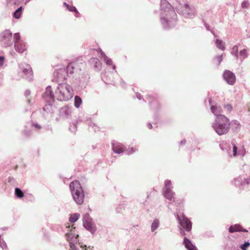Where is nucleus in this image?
I'll use <instances>...</instances> for the list:
<instances>
[{
	"label": "nucleus",
	"instance_id": "obj_1",
	"mask_svg": "<svg viewBox=\"0 0 250 250\" xmlns=\"http://www.w3.org/2000/svg\"><path fill=\"white\" fill-rule=\"evenodd\" d=\"M160 11V21L163 28L167 30L174 27L177 23V14L167 0H161Z\"/></svg>",
	"mask_w": 250,
	"mask_h": 250
},
{
	"label": "nucleus",
	"instance_id": "obj_2",
	"mask_svg": "<svg viewBox=\"0 0 250 250\" xmlns=\"http://www.w3.org/2000/svg\"><path fill=\"white\" fill-rule=\"evenodd\" d=\"M212 126L219 135L226 134L229 130V120L225 115H219L216 117Z\"/></svg>",
	"mask_w": 250,
	"mask_h": 250
},
{
	"label": "nucleus",
	"instance_id": "obj_3",
	"mask_svg": "<svg viewBox=\"0 0 250 250\" xmlns=\"http://www.w3.org/2000/svg\"><path fill=\"white\" fill-rule=\"evenodd\" d=\"M73 95L71 87L66 83L58 84L55 90V98L60 101H66L71 99Z\"/></svg>",
	"mask_w": 250,
	"mask_h": 250
},
{
	"label": "nucleus",
	"instance_id": "obj_4",
	"mask_svg": "<svg viewBox=\"0 0 250 250\" xmlns=\"http://www.w3.org/2000/svg\"><path fill=\"white\" fill-rule=\"evenodd\" d=\"M69 188L74 201L78 205H82L84 202L85 195L80 182L75 180L71 182L69 184Z\"/></svg>",
	"mask_w": 250,
	"mask_h": 250
},
{
	"label": "nucleus",
	"instance_id": "obj_5",
	"mask_svg": "<svg viewBox=\"0 0 250 250\" xmlns=\"http://www.w3.org/2000/svg\"><path fill=\"white\" fill-rule=\"evenodd\" d=\"M177 220L181 226L179 227L180 232L182 235H185V229L187 231H190L192 228V223L184 214L182 213L181 216H176Z\"/></svg>",
	"mask_w": 250,
	"mask_h": 250
},
{
	"label": "nucleus",
	"instance_id": "obj_6",
	"mask_svg": "<svg viewBox=\"0 0 250 250\" xmlns=\"http://www.w3.org/2000/svg\"><path fill=\"white\" fill-rule=\"evenodd\" d=\"M175 9L177 12L182 14L185 17L192 18L195 14V9L194 7H190L188 4L182 5L180 3L176 6Z\"/></svg>",
	"mask_w": 250,
	"mask_h": 250
},
{
	"label": "nucleus",
	"instance_id": "obj_7",
	"mask_svg": "<svg viewBox=\"0 0 250 250\" xmlns=\"http://www.w3.org/2000/svg\"><path fill=\"white\" fill-rule=\"evenodd\" d=\"M172 188L173 186L171 181L168 179L166 180L163 188V194L167 200L174 202L175 192L172 190Z\"/></svg>",
	"mask_w": 250,
	"mask_h": 250
},
{
	"label": "nucleus",
	"instance_id": "obj_8",
	"mask_svg": "<svg viewBox=\"0 0 250 250\" xmlns=\"http://www.w3.org/2000/svg\"><path fill=\"white\" fill-rule=\"evenodd\" d=\"M13 44L12 33L5 30L0 34V44L4 47L10 46Z\"/></svg>",
	"mask_w": 250,
	"mask_h": 250
},
{
	"label": "nucleus",
	"instance_id": "obj_9",
	"mask_svg": "<svg viewBox=\"0 0 250 250\" xmlns=\"http://www.w3.org/2000/svg\"><path fill=\"white\" fill-rule=\"evenodd\" d=\"M55 96L52 90L51 86L49 85L46 87L45 92L42 95V98L48 103V105H45L43 110L46 111L49 106H52L54 102Z\"/></svg>",
	"mask_w": 250,
	"mask_h": 250
},
{
	"label": "nucleus",
	"instance_id": "obj_10",
	"mask_svg": "<svg viewBox=\"0 0 250 250\" xmlns=\"http://www.w3.org/2000/svg\"><path fill=\"white\" fill-rule=\"evenodd\" d=\"M20 71V75L23 78L29 81L32 79V71L30 66L26 63H21L19 65Z\"/></svg>",
	"mask_w": 250,
	"mask_h": 250
},
{
	"label": "nucleus",
	"instance_id": "obj_11",
	"mask_svg": "<svg viewBox=\"0 0 250 250\" xmlns=\"http://www.w3.org/2000/svg\"><path fill=\"white\" fill-rule=\"evenodd\" d=\"M83 226L92 234H94L97 230L95 224L88 214H87L83 220Z\"/></svg>",
	"mask_w": 250,
	"mask_h": 250
},
{
	"label": "nucleus",
	"instance_id": "obj_12",
	"mask_svg": "<svg viewBox=\"0 0 250 250\" xmlns=\"http://www.w3.org/2000/svg\"><path fill=\"white\" fill-rule=\"evenodd\" d=\"M55 81L59 84L63 83V82L66 79L67 75L65 68L60 69L54 72L53 74Z\"/></svg>",
	"mask_w": 250,
	"mask_h": 250
},
{
	"label": "nucleus",
	"instance_id": "obj_13",
	"mask_svg": "<svg viewBox=\"0 0 250 250\" xmlns=\"http://www.w3.org/2000/svg\"><path fill=\"white\" fill-rule=\"evenodd\" d=\"M208 103L210 105V108L211 112L217 117L219 115H223L221 113L223 112V109L221 105H217L216 103L214 104L211 98H208Z\"/></svg>",
	"mask_w": 250,
	"mask_h": 250
},
{
	"label": "nucleus",
	"instance_id": "obj_14",
	"mask_svg": "<svg viewBox=\"0 0 250 250\" xmlns=\"http://www.w3.org/2000/svg\"><path fill=\"white\" fill-rule=\"evenodd\" d=\"M232 184L236 186H239L240 188H244L250 185V176L247 179H244L241 177H238L234 179Z\"/></svg>",
	"mask_w": 250,
	"mask_h": 250
},
{
	"label": "nucleus",
	"instance_id": "obj_15",
	"mask_svg": "<svg viewBox=\"0 0 250 250\" xmlns=\"http://www.w3.org/2000/svg\"><path fill=\"white\" fill-rule=\"evenodd\" d=\"M81 70L80 68L79 64L77 62H72L69 63L67 66L65 71L67 76H71L74 73H78Z\"/></svg>",
	"mask_w": 250,
	"mask_h": 250
},
{
	"label": "nucleus",
	"instance_id": "obj_16",
	"mask_svg": "<svg viewBox=\"0 0 250 250\" xmlns=\"http://www.w3.org/2000/svg\"><path fill=\"white\" fill-rule=\"evenodd\" d=\"M223 78L227 83L230 85L234 84L236 81L235 74L229 70H225L224 71Z\"/></svg>",
	"mask_w": 250,
	"mask_h": 250
},
{
	"label": "nucleus",
	"instance_id": "obj_17",
	"mask_svg": "<svg viewBox=\"0 0 250 250\" xmlns=\"http://www.w3.org/2000/svg\"><path fill=\"white\" fill-rule=\"evenodd\" d=\"M89 63L91 68L95 71H99L102 68V62L97 58H92L89 60Z\"/></svg>",
	"mask_w": 250,
	"mask_h": 250
},
{
	"label": "nucleus",
	"instance_id": "obj_18",
	"mask_svg": "<svg viewBox=\"0 0 250 250\" xmlns=\"http://www.w3.org/2000/svg\"><path fill=\"white\" fill-rule=\"evenodd\" d=\"M240 241L238 240H229L226 246L227 250H240Z\"/></svg>",
	"mask_w": 250,
	"mask_h": 250
},
{
	"label": "nucleus",
	"instance_id": "obj_19",
	"mask_svg": "<svg viewBox=\"0 0 250 250\" xmlns=\"http://www.w3.org/2000/svg\"><path fill=\"white\" fill-rule=\"evenodd\" d=\"M112 149L116 154H121L125 151L124 146L122 144L116 142H113L112 143Z\"/></svg>",
	"mask_w": 250,
	"mask_h": 250
},
{
	"label": "nucleus",
	"instance_id": "obj_20",
	"mask_svg": "<svg viewBox=\"0 0 250 250\" xmlns=\"http://www.w3.org/2000/svg\"><path fill=\"white\" fill-rule=\"evenodd\" d=\"M71 109L67 106L62 107L60 110V116L64 119L69 118L70 117Z\"/></svg>",
	"mask_w": 250,
	"mask_h": 250
},
{
	"label": "nucleus",
	"instance_id": "obj_21",
	"mask_svg": "<svg viewBox=\"0 0 250 250\" xmlns=\"http://www.w3.org/2000/svg\"><path fill=\"white\" fill-rule=\"evenodd\" d=\"M14 47L16 51L20 54L22 53L26 50L25 43L23 41L15 42Z\"/></svg>",
	"mask_w": 250,
	"mask_h": 250
},
{
	"label": "nucleus",
	"instance_id": "obj_22",
	"mask_svg": "<svg viewBox=\"0 0 250 250\" xmlns=\"http://www.w3.org/2000/svg\"><path fill=\"white\" fill-rule=\"evenodd\" d=\"M66 239L67 241L72 242L73 243H78L79 242V235L75 233V232L66 233L65 234Z\"/></svg>",
	"mask_w": 250,
	"mask_h": 250
},
{
	"label": "nucleus",
	"instance_id": "obj_23",
	"mask_svg": "<svg viewBox=\"0 0 250 250\" xmlns=\"http://www.w3.org/2000/svg\"><path fill=\"white\" fill-rule=\"evenodd\" d=\"M229 231L230 233L234 232L241 231L244 232H248V230L245 229H243L242 227L239 224H235L231 225L229 227Z\"/></svg>",
	"mask_w": 250,
	"mask_h": 250
},
{
	"label": "nucleus",
	"instance_id": "obj_24",
	"mask_svg": "<svg viewBox=\"0 0 250 250\" xmlns=\"http://www.w3.org/2000/svg\"><path fill=\"white\" fill-rule=\"evenodd\" d=\"M183 244L188 250H197L196 246L186 237H185L184 238Z\"/></svg>",
	"mask_w": 250,
	"mask_h": 250
},
{
	"label": "nucleus",
	"instance_id": "obj_25",
	"mask_svg": "<svg viewBox=\"0 0 250 250\" xmlns=\"http://www.w3.org/2000/svg\"><path fill=\"white\" fill-rule=\"evenodd\" d=\"M240 124L237 120H234L229 122V128L231 127L234 131H238L240 129Z\"/></svg>",
	"mask_w": 250,
	"mask_h": 250
},
{
	"label": "nucleus",
	"instance_id": "obj_26",
	"mask_svg": "<svg viewBox=\"0 0 250 250\" xmlns=\"http://www.w3.org/2000/svg\"><path fill=\"white\" fill-rule=\"evenodd\" d=\"M160 221L158 219H155L151 225V232H154L159 227Z\"/></svg>",
	"mask_w": 250,
	"mask_h": 250
},
{
	"label": "nucleus",
	"instance_id": "obj_27",
	"mask_svg": "<svg viewBox=\"0 0 250 250\" xmlns=\"http://www.w3.org/2000/svg\"><path fill=\"white\" fill-rule=\"evenodd\" d=\"M22 7L20 6L17 9H16L15 12L13 13V16L14 18L16 19H19L21 18V15L22 14Z\"/></svg>",
	"mask_w": 250,
	"mask_h": 250
},
{
	"label": "nucleus",
	"instance_id": "obj_28",
	"mask_svg": "<svg viewBox=\"0 0 250 250\" xmlns=\"http://www.w3.org/2000/svg\"><path fill=\"white\" fill-rule=\"evenodd\" d=\"M149 104L151 108H155L156 110H158L160 108L158 101L155 99L153 101L149 102Z\"/></svg>",
	"mask_w": 250,
	"mask_h": 250
},
{
	"label": "nucleus",
	"instance_id": "obj_29",
	"mask_svg": "<svg viewBox=\"0 0 250 250\" xmlns=\"http://www.w3.org/2000/svg\"><path fill=\"white\" fill-rule=\"evenodd\" d=\"M231 54L234 57H235L236 60L238 59L239 54H238V48L237 45H234L231 49Z\"/></svg>",
	"mask_w": 250,
	"mask_h": 250
},
{
	"label": "nucleus",
	"instance_id": "obj_30",
	"mask_svg": "<svg viewBox=\"0 0 250 250\" xmlns=\"http://www.w3.org/2000/svg\"><path fill=\"white\" fill-rule=\"evenodd\" d=\"M215 44L218 48L224 51L225 49V46L223 42L219 39H217L215 41Z\"/></svg>",
	"mask_w": 250,
	"mask_h": 250
},
{
	"label": "nucleus",
	"instance_id": "obj_31",
	"mask_svg": "<svg viewBox=\"0 0 250 250\" xmlns=\"http://www.w3.org/2000/svg\"><path fill=\"white\" fill-rule=\"evenodd\" d=\"M15 195L18 198H21L24 196V193L21 188H16L15 189Z\"/></svg>",
	"mask_w": 250,
	"mask_h": 250
},
{
	"label": "nucleus",
	"instance_id": "obj_32",
	"mask_svg": "<svg viewBox=\"0 0 250 250\" xmlns=\"http://www.w3.org/2000/svg\"><path fill=\"white\" fill-rule=\"evenodd\" d=\"M82 103V98L79 96H75L74 98V105L76 108H79Z\"/></svg>",
	"mask_w": 250,
	"mask_h": 250
},
{
	"label": "nucleus",
	"instance_id": "obj_33",
	"mask_svg": "<svg viewBox=\"0 0 250 250\" xmlns=\"http://www.w3.org/2000/svg\"><path fill=\"white\" fill-rule=\"evenodd\" d=\"M239 55L241 61L243 62L245 59L247 58L248 57V54L246 49H244L242 50H240L239 52Z\"/></svg>",
	"mask_w": 250,
	"mask_h": 250
},
{
	"label": "nucleus",
	"instance_id": "obj_34",
	"mask_svg": "<svg viewBox=\"0 0 250 250\" xmlns=\"http://www.w3.org/2000/svg\"><path fill=\"white\" fill-rule=\"evenodd\" d=\"M80 216V215L79 213L72 214L70 216L69 218V221L71 223H75L79 219Z\"/></svg>",
	"mask_w": 250,
	"mask_h": 250
},
{
	"label": "nucleus",
	"instance_id": "obj_35",
	"mask_svg": "<svg viewBox=\"0 0 250 250\" xmlns=\"http://www.w3.org/2000/svg\"><path fill=\"white\" fill-rule=\"evenodd\" d=\"M231 144L233 146V155L234 156H236L237 155H239L240 154L238 152V147L235 145V140H232Z\"/></svg>",
	"mask_w": 250,
	"mask_h": 250
},
{
	"label": "nucleus",
	"instance_id": "obj_36",
	"mask_svg": "<svg viewBox=\"0 0 250 250\" xmlns=\"http://www.w3.org/2000/svg\"><path fill=\"white\" fill-rule=\"evenodd\" d=\"M242 9H248L250 7V2L249 0H244L241 4Z\"/></svg>",
	"mask_w": 250,
	"mask_h": 250
},
{
	"label": "nucleus",
	"instance_id": "obj_37",
	"mask_svg": "<svg viewBox=\"0 0 250 250\" xmlns=\"http://www.w3.org/2000/svg\"><path fill=\"white\" fill-rule=\"evenodd\" d=\"M22 41L21 40V35L19 33H16L14 34L13 39V42H21Z\"/></svg>",
	"mask_w": 250,
	"mask_h": 250
},
{
	"label": "nucleus",
	"instance_id": "obj_38",
	"mask_svg": "<svg viewBox=\"0 0 250 250\" xmlns=\"http://www.w3.org/2000/svg\"><path fill=\"white\" fill-rule=\"evenodd\" d=\"M104 60L107 65H113V69L115 70L116 66L113 65L112 61L111 59L107 57H105V58L104 59Z\"/></svg>",
	"mask_w": 250,
	"mask_h": 250
},
{
	"label": "nucleus",
	"instance_id": "obj_39",
	"mask_svg": "<svg viewBox=\"0 0 250 250\" xmlns=\"http://www.w3.org/2000/svg\"><path fill=\"white\" fill-rule=\"evenodd\" d=\"M250 246V243L249 241L245 242L244 244H241L240 243L239 248H240L242 250H247Z\"/></svg>",
	"mask_w": 250,
	"mask_h": 250
},
{
	"label": "nucleus",
	"instance_id": "obj_40",
	"mask_svg": "<svg viewBox=\"0 0 250 250\" xmlns=\"http://www.w3.org/2000/svg\"><path fill=\"white\" fill-rule=\"evenodd\" d=\"M79 123V121H77L76 123H73L72 124H70V126L69 129L70 131L72 132H74L77 130V124Z\"/></svg>",
	"mask_w": 250,
	"mask_h": 250
},
{
	"label": "nucleus",
	"instance_id": "obj_41",
	"mask_svg": "<svg viewBox=\"0 0 250 250\" xmlns=\"http://www.w3.org/2000/svg\"><path fill=\"white\" fill-rule=\"evenodd\" d=\"M137 151V149L136 148L130 147V148H128L126 150H125V152L127 155H131Z\"/></svg>",
	"mask_w": 250,
	"mask_h": 250
},
{
	"label": "nucleus",
	"instance_id": "obj_42",
	"mask_svg": "<svg viewBox=\"0 0 250 250\" xmlns=\"http://www.w3.org/2000/svg\"><path fill=\"white\" fill-rule=\"evenodd\" d=\"M32 126L34 127L35 129L37 131H39L42 128V126L37 123H33Z\"/></svg>",
	"mask_w": 250,
	"mask_h": 250
},
{
	"label": "nucleus",
	"instance_id": "obj_43",
	"mask_svg": "<svg viewBox=\"0 0 250 250\" xmlns=\"http://www.w3.org/2000/svg\"><path fill=\"white\" fill-rule=\"evenodd\" d=\"M223 60V54L220 56H216L214 59V61L217 62V65H219Z\"/></svg>",
	"mask_w": 250,
	"mask_h": 250
},
{
	"label": "nucleus",
	"instance_id": "obj_44",
	"mask_svg": "<svg viewBox=\"0 0 250 250\" xmlns=\"http://www.w3.org/2000/svg\"><path fill=\"white\" fill-rule=\"evenodd\" d=\"M79 244L80 245V247L82 249V250H88V249L91 250L93 248V247H91V246H89L87 248L85 245H83L82 243L79 242Z\"/></svg>",
	"mask_w": 250,
	"mask_h": 250
},
{
	"label": "nucleus",
	"instance_id": "obj_45",
	"mask_svg": "<svg viewBox=\"0 0 250 250\" xmlns=\"http://www.w3.org/2000/svg\"><path fill=\"white\" fill-rule=\"evenodd\" d=\"M89 125L90 126L89 128L91 127V128H93L94 130L95 131L99 130L98 127H97V126L94 123H90V122H89Z\"/></svg>",
	"mask_w": 250,
	"mask_h": 250
},
{
	"label": "nucleus",
	"instance_id": "obj_46",
	"mask_svg": "<svg viewBox=\"0 0 250 250\" xmlns=\"http://www.w3.org/2000/svg\"><path fill=\"white\" fill-rule=\"evenodd\" d=\"M69 247L71 250H79V249L75 246L74 243L72 242H70Z\"/></svg>",
	"mask_w": 250,
	"mask_h": 250
},
{
	"label": "nucleus",
	"instance_id": "obj_47",
	"mask_svg": "<svg viewBox=\"0 0 250 250\" xmlns=\"http://www.w3.org/2000/svg\"><path fill=\"white\" fill-rule=\"evenodd\" d=\"M224 107L225 109H226L228 111H231L232 109V107L231 105L230 104L224 105Z\"/></svg>",
	"mask_w": 250,
	"mask_h": 250
},
{
	"label": "nucleus",
	"instance_id": "obj_48",
	"mask_svg": "<svg viewBox=\"0 0 250 250\" xmlns=\"http://www.w3.org/2000/svg\"><path fill=\"white\" fill-rule=\"evenodd\" d=\"M69 11H70V12H74L75 10L76 11V7L74 6H73V5H69L68 6V7H67V8H66Z\"/></svg>",
	"mask_w": 250,
	"mask_h": 250
},
{
	"label": "nucleus",
	"instance_id": "obj_49",
	"mask_svg": "<svg viewBox=\"0 0 250 250\" xmlns=\"http://www.w3.org/2000/svg\"><path fill=\"white\" fill-rule=\"evenodd\" d=\"M100 55H101L100 57H101V58L104 59V58H105V57H107L101 49H100Z\"/></svg>",
	"mask_w": 250,
	"mask_h": 250
},
{
	"label": "nucleus",
	"instance_id": "obj_50",
	"mask_svg": "<svg viewBox=\"0 0 250 250\" xmlns=\"http://www.w3.org/2000/svg\"><path fill=\"white\" fill-rule=\"evenodd\" d=\"M204 25H205V26L206 27L207 30L210 31L214 35V33H213V31H212L210 29L209 26L206 22H204Z\"/></svg>",
	"mask_w": 250,
	"mask_h": 250
},
{
	"label": "nucleus",
	"instance_id": "obj_51",
	"mask_svg": "<svg viewBox=\"0 0 250 250\" xmlns=\"http://www.w3.org/2000/svg\"><path fill=\"white\" fill-rule=\"evenodd\" d=\"M31 94V92L29 90H26L24 92V96L26 98H28Z\"/></svg>",
	"mask_w": 250,
	"mask_h": 250
},
{
	"label": "nucleus",
	"instance_id": "obj_52",
	"mask_svg": "<svg viewBox=\"0 0 250 250\" xmlns=\"http://www.w3.org/2000/svg\"><path fill=\"white\" fill-rule=\"evenodd\" d=\"M75 14H74V16L76 17V18H79L81 16V15L80 14V13L79 12V11H78V10L76 9V10L74 11L73 12Z\"/></svg>",
	"mask_w": 250,
	"mask_h": 250
},
{
	"label": "nucleus",
	"instance_id": "obj_53",
	"mask_svg": "<svg viewBox=\"0 0 250 250\" xmlns=\"http://www.w3.org/2000/svg\"><path fill=\"white\" fill-rule=\"evenodd\" d=\"M136 97L137 98V99H138L140 100H141V99H143V101H145L144 99L143 98L142 95L140 93H136Z\"/></svg>",
	"mask_w": 250,
	"mask_h": 250
},
{
	"label": "nucleus",
	"instance_id": "obj_54",
	"mask_svg": "<svg viewBox=\"0 0 250 250\" xmlns=\"http://www.w3.org/2000/svg\"><path fill=\"white\" fill-rule=\"evenodd\" d=\"M4 57L3 56L0 57V66L3 64Z\"/></svg>",
	"mask_w": 250,
	"mask_h": 250
},
{
	"label": "nucleus",
	"instance_id": "obj_55",
	"mask_svg": "<svg viewBox=\"0 0 250 250\" xmlns=\"http://www.w3.org/2000/svg\"><path fill=\"white\" fill-rule=\"evenodd\" d=\"M26 103L29 105H31L32 104V100L29 98H27Z\"/></svg>",
	"mask_w": 250,
	"mask_h": 250
},
{
	"label": "nucleus",
	"instance_id": "obj_56",
	"mask_svg": "<svg viewBox=\"0 0 250 250\" xmlns=\"http://www.w3.org/2000/svg\"><path fill=\"white\" fill-rule=\"evenodd\" d=\"M23 132H24V134H25V135H26V136H30V134H31V131H28V130H24V131H23Z\"/></svg>",
	"mask_w": 250,
	"mask_h": 250
},
{
	"label": "nucleus",
	"instance_id": "obj_57",
	"mask_svg": "<svg viewBox=\"0 0 250 250\" xmlns=\"http://www.w3.org/2000/svg\"><path fill=\"white\" fill-rule=\"evenodd\" d=\"M116 212L118 213H120L121 212L122 210V207L121 206H119V207H117L116 209Z\"/></svg>",
	"mask_w": 250,
	"mask_h": 250
},
{
	"label": "nucleus",
	"instance_id": "obj_58",
	"mask_svg": "<svg viewBox=\"0 0 250 250\" xmlns=\"http://www.w3.org/2000/svg\"><path fill=\"white\" fill-rule=\"evenodd\" d=\"M186 143V140L185 139H183L180 142V144L181 146H184Z\"/></svg>",
	"mask_w": 250,
	"mask_h": 250
},
{
	"label": "nucleus",
	"instance_id": "obj_59",
	"mask_svg": "<svg viewBox=\"0 0 250 250\" xmlns=\"http://www.w3.org/2000/svg\"><path fill=\"white\" fill-rule=\"evenodd\" d=\"M121 84L124 87L125 86V83L123 80V79L121 80Z\"/></svg>",
	"mask_w": 250,
	"mask_h": 250
},
{
	"label": "nucleus",
	"instance_id": "obj_60",
	"mask_svg": "<svg viewBox=\"0 0 250 250\" xmlns=\"http://www.w3.org/2000/svg\"><path fill=\"white\" fill-rule=\"evenodd\" d=\"M147 127L149 128V129H152V125H151V124L150 123H148L147 124Z\"/></svg>",
	"mask_w": 250,
	"mask_h": 250
},
{
	"label": "nucleus",
	"instance_id": "obj_61",
	"mask_svg": "<svg viewBox=\"0 0 250 250\" xmlns=\"http://www.w3.org/2000/svg\"><path fill=\"white\" fill-rule=\"evenodd\" d=\"M63 5L67 8L68 7L69 4H68L66 2H64L63 3Z\"/></svg>",
	"mask_w": 250,
	"mask_h": 250
},
{
	"label": "nucleus",
	"instance_id": "obj_62",
	"mask_svg": "<svg viewBox=\"0 0 250 250\" xmlns=\"http://www.w3.org/2000/svg\"><path fill=\"white\" fill-rule=\"evenodd\" d=\"M13 180H14V178H13L9 177V178H8V182H12V181H13Z\"/></svg>",
	"mask_w": 250,
	"mask_h": 250
},
{
	"label": "nucleus",
	"instance_id": "obj_63",
	"mask_svg": "<svg viewBox=\"0 0 250 250\" xmlns=\"http://www.w3.org/2000/svg\"><path fill=\"white\" fill-rule=\"evenodd\" d=\"M147 97H148V98H151L152 96L151 95H147Z\"/></svg>",
	"mask_w": 250,
	"mask_h": 250
},
{
	"label": "nucleus",
	"instance_id": "obj_64",
	"mask_svg": "<svg viewBox=\"0 0 250 250\" xmlns=\"http://www.w3.org/2000/svg\"><path fill=\"white\" fill-rule=\"evenodd\" d=\"M48 129H50L51 131H52V128L51 127H48Z\"/></svg>",
	"mask_w": 250,
	"mask_h": 250
}]
</instances>
